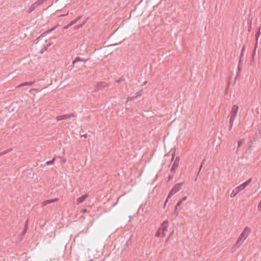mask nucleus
Segmentation results:
<instances>
[{
	"label": "nucleus",
	"instance_id": "obj_19",
	"mask_svg": "<svg viewBox=\"0 0 261 261\" xmlns=\"http://www.w3.org/2000/svg\"><path fill=\"white\" fill-rule=\"evenodd\" d=\"M243 241H244V240L239 237L238 241H237L234 246H236V247L237 246V247H239L242 244Z\"/></svg>",
	"mask_w": 261,
	"mask_h": 261
},
{
	"label": "nucleus",
	"instance_id": "obj_45",
	"mask_svg": "<svg viewBox=\"0 0 261 261\" xmlns=\"http://www.w3.org/2000/svg\"><path fill=\"white\" fill-rule=\"evenodd\" d=\"M187 199V196L184 197L180 201H181L182 202L186 200Z\"/></svg>",
	"mask_w": 261,
	"mask_h": 261
},
{
	"label": "nucleus",
	"instance_id": "obj_22",
	"mask_svg": "<svg viewBox=\"0 0 261 261\" xmlns=\"http://www.w3.org/2000/svg\"><path fill=\"white\" fill-rule=\"evenodd\" d=\"M260 34V27L257 28V31L255 33V40H258V38Z\"/></svg>",
	"mask_w": 261,
	"mask_h": 261
},
{
	"label": "nucleus",
	"instance_id": "obj_3",
	"mask_svg": "<svg viewBox=\"0 0 261 261\" xmlns=\"http://www.w3.org/2000/svg\"><path fill=\"white\" fill-rule=\"evenodd\" d=\"M168 221L165 220L163 222L161 227L159 228L162 232V237H164L165 236V232L167 231V229L168 227Z\"/></svg>",
	"mask_w": 261,
	"mask_h": 261
},
{
	"label": "nucleus",
	"instance_id": "obj_50",
	"mask_svg": "<svg viewBox=\"0 0 261 261\" xmlns=\"http://www.w3.org/2000/svg\"><path fill=\"white\" fill-rule=\"evenodd\" d=\"M137 94H138V96H141V92H138Z\"/></svg>",
	"mask_w": 261,
	"mask_h": 261
},
{
	"label": "nucleus",
	"instance_id": "obj_21",
	"mask_svg": "<svg viewBox=\"0 0 261 261\" xmlns=\"http://www.w3.org/2000/svg\"><path fill=\"white\" fill-rule=\"evenodd\" d=\"M259 138H260V135H259V132L258 133H256L255 135H254V137H253V140L251 141L252 142H256Z\"/></svg>",
	"mask_w": 261,
	"mask_h": 261
},
{
	"label": "nucleus",
	"instance_id": "obj_37",
	"mask_svg": "<svg viewBox=\"0 0 261 261\" xmlns=\"http://www.w3.org/2000/svg\"><path fill=\"white\" fill-rule=\"evenodd\" d=\"M70 24V22L67 25H65L63 27V29L64 30H66V29H67L68 28H69L70 27H71V25H69Z\"/></svg>",
	"mask_w": 261,
	"mask_h": 261
},
{
	"label": "nucleus",
	"instance_id": "obj_27",
	"mask_svg": "<svg viewBox=\"0 0 261 261\" xmlns=\"http://www.w3.org/2000/svg\"><path fill=\"white\" fill-rule=\"evenodd\" d=\"M255 56H252L251 60L250 61V64L251 65L255 64Z\"/></svg>",
	"mask_w": 261,
	"mask_h": 261
},
{
	"label": "nucleus",
	"instance_id": "obj_33",
	"mask_svg": "<svg viewBox=\"0 0 261 261\" xmlns=\"http://www.w3.org/2000/svg\"><path fill=\"white\" fill-rule=\"evenodd\" d=\"M123 81H124V80L123 79L120 78V79L116 80L115 82H116L117 83H121Z\"/></svg>",
	"mask_w": 261,
	"mask_h": 261
},
{
	"label": "nucleus",
	"instance_id": "obj_20",
	"mask_svg": "<svg viewBox=\"0 0 261 261\" xmlns=\"http://www.w3.org/2000/svg\"><path fill=\"white\" fill-rule=\"evenodd\" d=\"M82 16L80 15V16H78L76 18L74 19L73 20L71 21L70 22V24L69 25H72L74 24L78 20H79L82 18Z\"/></svg>",
	"mask_w": 261,
	"mask_h": 261
},
{
	"label": "nucleus",
	"instance_id": "obj_35",
	"mask_svg": "<svg viewBox=\"0 0 261 261\" xmlns=\"http://www.w3.org/2000/svg\"><path fill=\"white\" fill-rule=\"evenodd\" d=\"M67 115L68 119L70 118H71V117H74V115L73 114H67Z\"/></svg>",
	"mask_w": 261,
	"mask_h": 261
},
{
	"label": "nucleus",
	"instance_id": "obj_41",
	"mask_svg": "<svg viewBox=\"0 0 261 261\" xmlns=\"http://www.w3.org/2000/svg\"><path fill=\"white\" fill-rule=\"evenodd\" d=\"M169 199V198H168V197H167L166 200H165V202H164V208H165V207L166 205V204H167V203L168 200V199Z\"/></svg>",
	"mask_w": 261,
	"mask_h": 261
},
{
	"label": "nucleus",
	"instance_id": "obj_31",
	"mask_svg": "<svg viewBox=\"0 0 261 261\" xmlns=\"http://www.w3.org/2000/svg\"><path fill=\"white\" fill-rule=\"evenodd\" d=\"M237 194H236V189L233 190L231 194V197H234Z\"/></svg>",
	"mask_w": 261,
	"mask_h": 261
},
{
	"label": "nucleus",
	"instance_id": "obj_23",
	"mask_svg": "<svg viewBox=\"0 0 261 261\" xmlns=\"http://www.w3.org/2000/svg\"><path fill=\"white\" fill-rule=\"evenodd\" d=\"M204 162H205V159L203 160V161H202L201 163V165L200 166V168H199V172L198 173H197V176L195 179V180L196 181L197 180V176H198L201 170L202 169V168L203 167V165H204Z\"/></svg>",
	"mask_w": 261,
	"mask_h": 261
},
{
	"label": "nucleus",
	"instance_id": "obj_34",
	"mask_svg": "<svg viewBox=\"0 0 261 261\" xmlns=\"http://www.w3.org/2000/svg\"><path fill=\"white\" fill-rule=\"evenodd\" d=\"M258 43V40H256V43L254 45V49L256 50V48H257V45Z\"/></svg>",
	"mask_w": 261,
	"mask_h": 261
},
{
	"label": "nucleus",
	"instance_id": "obj_17",
	"mask_svg": "<svg viewBox=\"0 0 261 261\" xmlns=\"http://www.w3.org/2000/svg\"><path fill=\"white\" fill-rule=\"evenodd\" d=\"M179 160H180V158L179 156H177L175 158V160L174 161V162H173V164L172 165H173V166H176V167H178Z\"/></svg>",
	"mask_w": 261,
	"mask_h": 261
},
{
	"label": "nucleus",
	"instance_id": "obj_11",
	"mask_svg": "<svg viewBox=\"0 0 261 261\" xmlns=\"http://www.w3.org/2000/svg\"><path fill=\"white\" fill-rule=\"evenodd\" d=\"M58 200H59L58 198H55V199H49V200H45L43 202V205H47L48 204H50L51 203L57 202V201H58Z\"/></svg>",
	"mask_w": 261,
	"mask_h": 261
},
{
	"label": "nucleus",
	"instance_id": "obj_10",
	"mask_svg": "<svg viewBox=\"0 0 261 261\" xmlns=\"http://www.w3.org/2000/svg\"><path fill=\"white\" fill-rule=\"evenodd\" d=\"M88 61V59H82L80 58L79 57H76L72 62V64L73 66H74L75 64L78 62H83L84 63H86V61Z\"/></svg>",
	"mask_w": 261,
	"mask_h": 261
},
{
	"label": "nucleus",
	"instance_id": "obj_14",
	"mask_svg": "<svg viewBox=\"0 0 261 261\" xmlns=\"http://www.w3.org/2000/svg\"><path fill=\"white\" fill-rule=\"evenodd\" d=\"M245 47H246V45H243V46L242 48L241 53V55H240V63L242 62V58L243 57L245 49Z\"/></svg>",
	"mask_w": 261,
	"mask_h": 261
},
{
	"label": "nucleus",
	"instance_id": "obj_6",
	"mask_svg": "<svg viewBox=\"0 0 261 261\" xmlns=\"http://www.w3.org/2000/svg\"><path fill=\"white\" fill-rule=\"evenodd\" d=\"M251 231V229L248 227H246L243 232L241 233L240 238L242 239L244 241L247 238L248 234Z\"/></svg>",
	"mask_w": 261,
	"mask_h": 261
},
{
	"label": "nucleus",
	"instance_id": "obj_24",
	"mask_svg": "<svg viewBox=\"0 0 261 261\" xmlns=\"http://www.w3.org/2000/svg\"><path fill=\"white\" fill-rule=\"evenodd\" d=\"M55 161V158H54L51 160L47 161L46 162V165H49L54 164Z\"/></svg>",
	"mask_w": 261,
	"mask_h": 261
},
{
	"label": "nucleus",
	"instance_id": "obj_32",
	"mask_svg": "<svg viewBox=\"0 0 261 261\" xmlns=\"http://www.w3.org/2000/svg\"><path fill=\"white\" fill-rule=\"evenodd\" d=\"M172 158H171V161H173L174 159V158H175V151H173L172 153Z\"/></svg>",
	"mask_w": 261,
	"mask_h": 261
},
{
	"label": "nucleus",
	"instance_id": "obj_8",
	"mask_svg": "<svg viewBox=\"0 0 261 261\" xmlns=\"http://www.w3.org/2000/svg\"><path fill=\"white\" fill-rule=\"evenodd\" d=\"M28 220H27L25 223V226L24 227L22 230V231L19 234L18 236L19 241H21L23 236L25 235V234L27 233V229H28Z\"/></svg>",
	"mask_w": 261,
	"mask_h": 261
},
{
	"label": "nucleus",
	"instance_id": "obj_15",
	"mask_svg": "<svg viewBox=\"0 0 261 261\" xmlns=\"http://www.w3.org/2000/svg\"><path fill=\"white\" fill-rule=\"evenodd\" d=\"M245 47H246V45H243V46L242 48L241 53V55H240V63L242 62V58L243 57L245 49Z\"/></svg>",
	"mask_w": 261,
	"mask_h": 261
},
{
	"label": "nucleus",
	"instance_id": "obj_36",
	"mask_svg": "<svg viewBox=\"0 0 261 261\" xmlns=\"http://www.w3.org/2000/svg\"><path fill=\"white\" fill-rule=\"evenodd\" d=\"M241 144H242V141L240 140L238 143V148H237V151L238 150L239 148L241 146Z\"/></svg>",
	"mask_w": 261,
	"mask_h": 261
},
{
	"label": "nucleus",
	"instance_id": "obj_48",
	"mask_svg": "<svg viewBox=\"0 0 261 261\" xmlns=\"http://www.w3.org/2000/svg\"><path fill=\"white\" fill-rule=\"evenodd\" d=\"M66 162V160L64 159L62 161V164H64V163H65Z\"/></svg>",
	"mask_w": 261,
	"mask_h": 261
},
{
	"label": "nucleus",
	"instance_id": "obj_28",
	"mask_svg": "<svg viewBox=\"0 0 261 261\" xmlns=\"http://www.w3.org/2000/svg\"><path fill=\"white\" fill-rule=\"evenodd\" d=\"M155 236L156 237H162L161 234V230H160L159 229L158 230V231L155 233Z\"/></svg>",
	"mask_w": 261,
	"mask_h": 261
},
{
	"label": "nucleus",
	"instance_id": "obj_13",
	"mask_svg": "<svg viewBox=\"0 0 261 261\" xmlns=\"http://www.w3.org/2000/svg\"><path fill=\"white\" fill-rule=\"evenodd\" d=\"M57 27V26H55L50 29H49L48 30H47V31L44 32L43 33H42L40 37H39L38 38H40L42 36H44L45 34H47L49 33H50L51 32L53 31Z\"/></svg>",
	"mask_w": 261,
	"mask_h": 261
},
{
	"label": "nucleus",
	"instance_id": "obj_2",
	"mask_svg": "<svg viewBox=\"0 0 261 261\" xmlns=\"http://www.w3.org/2000/svg\"><path fill=\"white\" fill-rule=\"evenodd\" d=\"M252 180V178H249L245 182L243 183L238 186L237 188H236V194H238L240 191L243 190L245 189L247 186H248Z\"/></svg>",
	"mask_w": 261,
	"mask_h": 261
},
{
	"label": "nucleus",
	"instance_id": "obj_40",
	"mask_svg": "<svg viewBox=\"0 0 261 261\" xmlns=\"http://www.w3.org/2000/svg\"><path fill=\"white\" fill-rule=\"evenodd\" d=\"M256 49H253V51H252V56H255V55H256Z\"/></svg>",
	"mask_w": 261,
	"mask_h": 261
},
{
	"label": "nucleus",
	"instance_id": "obj_49",
	"mask_svg": "<svg viewBox=\"0 0 261 261\" xmlns=\"http://www.w3.org/2000/svg\"><path fill=\"white\" fill-rule=\"evenodd\" d=\"M259 135H260V138L261 139V129H259Z\"/></svg>",
	"mask_w": 261,
	"mask_h": 261
},
{
	"label": "nucleus",
	"instance_id": "obj_7",
	"mask_svg": "<svg viewBox=\"0 0 261 261\" xmlns=\"http://www.w3.org/2000/svg\"><path fill=\"white\" fill-rule=\"evenodd\" d=\"M108 87V84L105 82H98L96 87V90L99 91L103 88Z\"/></svg>",
	"mask_w": 261,
	"mask_h": 261
},
{
	"label": "nucleus",
	"instance_id": "obj_18",
	"mask_svg": "<svg viewBox=\"0 0 261 261\" xmlns=\"http://www.w3.org/2000/svg\"><path fill=\"white\" fill-rule=\"evenodd\" d=\"M33 83L32 82H24V83H21V84H19L17 87H21L25 86L32 85L33 84Z\"/></svg>",
	"mask_w": 261,
	"mask_h": 261
},
{
	"label": "nucleus",
	"instance_id": "obj_16",
	"mask_svg": "<svg viewBox=\"0 0 261 261\" xmlns=\"http://www.w3.org/2000/svg\"><path fill=\"white\" fill-rule=\"evenodd\" d=\"M68 119L67 114H64L63 115L59 116L57 117V120L58 121H60V120H62L63 119Z\"/></svg>",
	"mask_w": 261,
	"mask_h": 261
},
{
	"label": "nucleus",
	"instance_id": "obj_5",
	"mask_svg": "<svg viewBox=\"0 0 261 261\" xmlns=\"http://www.w3.org/2000/svg\"><path fill=\"white\" fill-rule=\"evenodd\" d=\"M47 0H38L34 4H33L30 8V12L34 11L36 8H37L38 6L42 5L44 2H46Z\"/></svg>",
	"mask_w": 261,
	"mask_h": 261
},
{
	"label": "nucleus",
	"instance_id": "obj_46",
	"mask_svg": "<svg viewBox=\"0 0 261 261\" xmlns=\"http://www.w3.org/2000/svg\"><path fill=\"white\" fill-rule=\"evenodd\" d=\"M241 63H240V62L239 63V64H238V70L239 71L241 70Z\"/></svg>",
	"mask_w": 261,
	"mask_h": 261
},
{
	"label": "nucleus",
	"instance_id": "obj_47",
	"mask_svg": "<svg viewBox=\"0 0 261 261\" xmlns=\"http://www.w3.org/2000/svg\"><path fill=\"white\" fill-rule=\"evenodd\" d=\"M49 45H50V44L48 45H47L46 46H44L43 49L44 50H46Z\"/></svg>",
	"mask_w": 261,
	"mask_h": 261
},
{
	"label": "nucleus",
	"instance_id": "obj_42",
	"mask_svg": "<svg viewBox=\"0 0 261 261\" xmlns=\"http://www.w3.org/2000/svg\"><path fill=\"white\" fill-rule=\"evenodd\" d=\"M87 212V210L86 208H83L81 210V212L82 213H85Z\"/></svg>",
	"mask_w": 261,
	"mask_h": 261
},
{
	"label": "nucleus",
	"instance_id": "obj_9",
	"mask_svg": "<svg viewBox=\"0 0 261 261\" xmlns=\"http://www.w3.org/2000/svg\"><path fill=\"white\" fill-rule=\"evenodd\" d=\"M88 194H84L81 196L80 197L78 198L76 200V204H79L80 203H82L83 201L85 200V199L87 198Z\"/></svg>",
	"mask_w": 261,
	"mask_h": 261
},
{
	"label": "nucleus",
	"instance_id": "obj_29",
	"mask_svg": "<svg viewBox=\"0 0 261 261\" xmlns=\"http://www.w3.org/2000/svg\"><path fill=\"white\" fill-rule=\"evenodd\" d=\"M182 202L181 201H179L177 202V204H176L175 208L176 210H177L178 207L181 204Z\"/></svg>",
	"mask_w": 261,
	"mask_h": 261
},
{
	"label": "nucleus",
	"instance_id": "obj_12",
	"mask_svg": "<svg viewBox=\"0 0 261 261\" xmlns=\"http://www.w3.org/2000/svg\"><path fill=\"white\" fill-rule=\"evenodd\" d=\"M132 236H130V238L126 241V242H125V248H124V250H126V248L129 246H130L132 243Z\"/></svg>",
	"mask_w": 261,
	"mask_h": 261
},
{
	"label": "nucleus",
	"instance_id": "obj_26",
	"mask_svg": "<svg viewBox=\"0 0 261 261\" xmlns=\"http://www.w3.org/2000/svg\"><path fill=\"white\" fill-rule=\"evenodd\" d=\"M233 120L229 119V130H231L232 126H233Z\"/></svg>",
	"mask_w": 261,
	"mask_h": 261
},
{
	"label": "nucleus",
	"instance_id": "obj_43",
	"mask_svg": "<svg viewBox=\"0 0 261 261\" xmlns=\"http://www.w3.org/2000/svg\"><path fill=\"white\" fill-rule=\"evenodd\" d=\"M178 214V212L177 211V210H176L175 208L174 211V214H175L176 216H177Z\"/></svg>",
	"mask_w": 261,
	"mask_h": 261
},
{
	"label": "nucleus",
	"instance_id": "obj_25",
	"mask_svg": "<svg viewBox=\"0 0 261 261\" xmlns=\"http://www.w3.org/2000/svg\"><path fill=\"white\" fill-rule=\"evenodd\" d=\"M11 150H12V149H7V150H4L3 152H0V156H2L3 155H4V154L7 153L10 151H11Z\"/></svg>",
	"mask_w": 261,
	"mask_h": 261
},
{
	"label": "nucleus",
	"instance_id": "obj_38",
	"mask_svg": "<svg viewBox=\"0 0 261 261\" xmlns=\"http://www.w3.org/2000/svg\"><path fill=\"white\" fill-rule=\"evenodd\" d=\"M173 176H174L173 175L169 174V176H168V181H169V180H171L173 178Z\"/></svg>",
	"mask_w": 261,
	"mask_h": 261
},
{
	"label": "nucleus",
	"instance_id": "obj_4",
	"mask_svg": "<svg viewBox=\"0 0 261 261\" xmlns=\"http://www.w3.org/2000/svg\"><path fill=\"white\" fill-rule=\"evenodd\" d=\"M238 109H239V107L236 105H233L232 107L231 110L230 112L231 115H230V118L229 119L233 120L235 119V118L237 115Z\"/></svg>",
	"mask_w": 261,
	"mask_h": 261
},
{
	"label": "nucleus",
	"instance_id": "obj_30",
	"mask_svg": "<svg viewBox=\"0 0 261 261\" xmlns=\"http://www.w3.org/2000/svg\"><path fill=\"white\" fill-rule=\"evenodd\" d=\"M177 167L173 166V165H172V167H171V168L170 169L171 172L174 173L175 171V170L177 169Z\"/></svg>",
	"mask_w": 261,
	"mask_h": 261
},
{
	"label": "nucleus",
	"instance_id": "obj_39",
	"mask_svg": "<svg viewBox=\"0 0 261 261\" xmlns=\"http://www.w3.org/2000/svg\"><path fill=\"white\" fill-rule=\"evenodd\" d=\"M88 20V18H87L86 19H85L83 22L82 23H81L80 25V27H82L83 25H84L87 22Z\"/></svg>",
	"mask_w": 261,
	"mask_h": 261
},
{
	"label": "nucleus",
	"instance_id": "obj_44",
	"mask_svg": "<svg viewBox=\"0 0 261 261\" xmlns=\"http://www.w3.org/2000/svg\"><path fill=\"white\" fill-rule=\"evenodd\" d=\"M258 209L259 211H261V201L258 204Z\"/></svg>",
	"mask_w": 261,
	"mask_h": 261
},
{
	"label": "nucleus",
	"instance_id": "obj_1",
	"mask_svg": "<svg viewBox=\"0 0 261 261\" xmlns=\"http://www.w3.org/2000/svg\"><path fill=\"white\" fill-rule=\"evenodd\" d=\"M182 182L178 183L175 185L173 188L169 192V193L168 195V198H170L173 195L178 192L182 188Z\"/></svg>",
	"mask_w": 261,
	"mask_h": 261
}]
</instances>
